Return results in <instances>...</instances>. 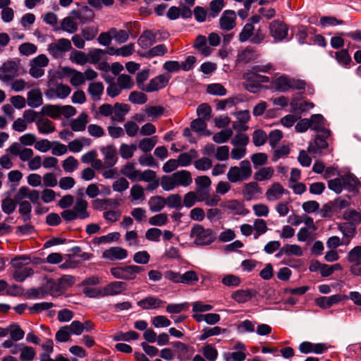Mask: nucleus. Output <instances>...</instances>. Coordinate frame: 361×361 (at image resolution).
<instances>
[{
	"mask_svg": "<svg viewBox=\"0 0 361 361\" xmlns=\"http://www.w3.org/2000/svg\"><path fill=\"white\" fill-rule=\"evenodd\" d=\"M347 259L350 263H358L361 260V246H355L350 250L347 255Z\"/></svg>",
	"mask_w": 361,
	"mask_h": 361,
	"instance_id": "64",
	"label": "nucleus"
},
{
	"mask_svg": "<svg viewBox=\"0 0 361 361\" xmlns=\"http://www.w3.org/2000/svg\"><path fill=\"white\" fill-rule=\"evenodd\" d=\"M224 7V0H212L209 4V18H214L218 16Z\"/></svg>",
	"mask_w": 361,
	"mask_h": 361,
	"instance_id": "61",
	"label": "nucleus"
},
{
	"mask_svg": "<svg viewBox=\"0 0 361 361\" xmlns=\"http://www.w3.org/2000/svg\"><path fill=\"white\" fill-rule=\"evenodd\" d=\"M190 237L197 245H208L216 239L215 233L210 228H204L201 225H195L190 231Z\"/></svg>",
	"mask_w": 361,
	"mask_h": 361,
	"instance_id": "4",
	"label": "nucleus"
},
{
	"mask_svg": "<svg viewBox=\"0 0 361 361\" xmlns=\"http://www.w3.org/2000/svg\"><path fill=\"white\" fill-rule=\"evenodd\" d=\"M88 203L82 198H78L75 204L73 205V210L80 219H85L90 216L87 212Z\"/></svg>",
	"mask_w": 361,
	"mask_h": 361,
	"instance_id": "24",
	"label": "nucleus"
},
{
	"mask_svg": "<svg viewBox=\"0 0 361 361\" xmlns=\"http://www.w3.org/2000/svg\"><path fill=\"white\" fill-rule=\"evenodd\" d=\"M274 170L272 167H263L256 171L254 174V179L256 181L269 180L274 175Z\"/></svg>",
	"mask_w": 361,
	"mask_h": 361,
	"instance_id": "42",
	"label": "nucleus"
},
{
	"mask_svg": "<svg viewBox=\"0 0 361 361\" xmlns=\"http://www.w3.org/2000/svg\"><path fill=\"white\" fill-rule=\"evenodd\" d=\"M164 109L160 106H149L145 109V113L151 121H155L163 115Z\"/></svg>",
	"mask_w": 361,
	"mask_h": 361,
	"instance_id": "56",
	"label": "nucleus"
},
{
	"mask_svg": "<svg viewBox=\"0 0 361 361\" xmlns=\"http://www.w3.org/2000/svg\"><path fill=\"white\" fill-rule=\"evenodd\" d=\"M78 161L73 156L67 157L62 164L63 170L67 173H72L78 169Z\"/></svg>",
	"mask_w": 361,
	"mask_h": 361,
	"instance_id": "58",
	"label": "nucleus"
},
{
	"mask_svg": "<svg viewBox=\"0 0 361 361\" xmlns=\"http://www.w3.org/2000/svg\"><path fill=\"white\" fill-rule=\"evenodd\" d=\"M130 197L133 202H142L145 199L144 188L139 184L133 185L130 188Z\"/></svg>",
	"mask_w": 361,
	"mask_h": 361,
	"instance_id": "37",
	"label": "nucleus"
},
{
	"mask_svg": "<svg viewBox=\"0 0 361 361\" xmlns=\"http://www.w3.org/2000/svg\"><path fill=\"white\" fill-rule=\"evenodd\" d=\"M199 281L197 273L193 270H188L183 274H180V283L188 286H193Z\"/></svg>",
	"mask_w": 361,
	"mask_h": 361,
	"instance_id": "40",
	"label": "nucleus"
},
{
	"mask_svg": "<svg viewBox=\"0 0 361 361\" xmlns=\"http://www.w3.org/2000/svg\"><path fill=\"white\" fill-rule=\"evenodd\" d=\"M6 152L13 156H18L19 159L23 162L29 161L34 154L32 149L23 147L17 142L12 143L6 149Z\"/></svg>",
	"mask_w": 361,
	"mask_h": 361,
	"instance_id": "9",
	"label": "nucleus"
},
{
	"mask_svg": "<svg viewBox=\"0 0 361 361\" xmlns=\"http://www.w3.org/2000/svg\"><path fill=\"white\" fill-rule=\"evenodd\" d=\"M17 202L10 197H6L1 201L2 211L6 214H12L16 208Z\"/></svg>",
	"mask_w": 361,
	"mask_h": 361,
	"instance_id": "63",
	"label": "nucleus"
},
{
	"mask_svg": "<svg viewBox=\"0 0 361 361\" xmlns=\"http://www.w3.org/2000/svg\"><path fill=\"white\" fill-rule=\"evenodd\" d=\"M286 192L281 184L275 183L267 190L265 195L268 201L274 202L279 200Z\"/></svg>",
	"mask_w": 361,
	"mask_h": 361,
	"instance_id": "23",
	"label": "nucleus"
},
{
	"mask_svg": "<svg viewBox=\"0 0 361 361\" xmlns=\"http://www.w3.org/2000/svg\"><path fill=\"white\" fill-rule=\"evenodd\" d=\"M139 171V170L135 169L134 164L132 162H128L121 169V173L133 181L137 180Z\"/></svg>",
	"mask_w": 361,
	"mask_h": 361,
	"instance_id": "34",
	"label": "nucleus"
},
{
	"mask_svg": "<svg viewBox=\"0 0 361 361\" xmlns=\"http://www.w3.org/2000/svg\"><path fill=\"white\" fill-rule=\"evenodd\" d=\"M60 106L46 104L42 108V114L52 118H58L60 116Z\"/></svg>",
	"mask_w": 361,
	"mask_h": 361,
	"instance_id": "57",
	"label": "nucleus"
},
{
	"mask_svg": "<svg viewBox=\"0 0 361 361\" xmlns=\"http://www.w3.org/2000/svg\"><path fill=\"white\" fill-rule=\"evenodd\" d=\"M259 193H262V188L255 181L245 184L242 189V195L247 200H251Z\"/></svg>",
	"mask_w": 361,
	"mask_h": 361,
	"instance_id": "25",
	"label": "nucleus"
},
{
	"mask_svg": "<svg viewBox=\"0 0 361 361\" xmlns=\"http://www.w3.org/2000/svg\"><path fill=\"white\" fill-rule=\"evenodd\" d=\"M101 152L104 155V166L106 168L113 167L118 161L116 147L113 145H108L101 148Z\"/></svg>",
	"mask_w": 361,
	"mask_h": 361,
	"instance_id": "16",
	"label": "nucleus"
},
{
	"mask_svg": "<svg viewBox=\"0 0 361 361\" xmlns=\"http://www.w3.org/2000/svg\"><path fill=\"white\" fill-rule=\"evenodd\" d=\"M72 49L71 42L68 39L60 38L49 44L47 47V51L53 58H62L64 54Z\"/></svg>",
	"mask_w": 361,
	"mask_h": 361,
	"instance_id": "7",
	"label": "nucleus"
},
{
	"mask_svg": "<svg viewBox=\"0 0 361 361\" xmlns=\"http://www.w3.org/2000/svg\"><path fill=\"white\" fill-rule=\"evenodd\" d=\"M254 296L253 292L250 289H240L234 291L231 298L238 303H245L250 300Z\"/></svg>",
	"mask_w": 361,
	"mask_h": 361,
	"instance_id": "33",
	"label": "nucleus"
},
{
	"mask_svg": "<svg viewBox=\"0 0 361 361\" xmlns=\"http://www.w3.org/2000/svg\"><path fill=\"white\" fill-rule=\"evenodd\" d=\"M235 12L233 10H226L219 19L220 27L224 30H231L235 27Z\"/></svg>",
	"mask_w": 361,
	"mask_h": 361,
	"instance_id": "14",
	"label": "nucleus"
},
{
	"mask_svg": "<svg viewBox=\"0 0 361 361\" xmlns=\"http://www.w3.org/2000/svg\"><path fill=\"white\" fill-rule=\"evenodd\" d=\"M127 256V250L121 247H113L103 252V257L110 260H121L126 259Z\"/></svg>",
	"mask_w": 361,
	"mask_h": 361,
	"instance_id": "20",
	"label": "nucleus"
},
{
	"mask_svg": "<svg viewBox=\"0 0 361 361\" xmlns=\"http://www.w3.org/2000/svg\"><path fill=\"white\" fill-rule=\"evenodd\" d=\"M136 149L137 146L135 145H127L123 143L120 146L119 152L123 159H128L133 156Z\"/></svg>",
	"mask_w": 361,
	"mask_h": 361,
	"instance_id": "55",
	"label": "nucleus"
},
{
	"mask_svg": "<svg viewBox=\"0 0 361 361\" xmlns=\"http://www.w3.org/2000/svg\"><path fill=\"white\" fill-rule=\"evenodd\" d=\"M104 87L102 82H91L89 85L87 92L92 99L94 102L99 101L104 92Z\"/></svg>",
	"mask_w": 361,
	"mask_h": 361,
	"instance_id": "32",
	"label": "nucleus"
},
{
	"mask_svg": "<svg viewBox=\"0 0 361 361\" xmlns=\"http://www.w3.org/2000/svg\"><path fill=\"white\" fill-rule=\"evenodd\" d=\"M335 59L341 66L346 68L352 63V59L348 51L345 49L336 51Z\"/></svg>",
	"mask_w": 361,
	"mask_h": 361,
	"instance_id": "44",
	"label": "nucleus"
},
{
	"mask_svg": "<svg viewBox=\"0 0 361 361\" xmlns=\"http://www.w3.org/2000/svg\"><path fill=\"white\" fill-rule=\"evenodd\" d=\"M308 120L311 124L310 128L312 130L324 133V136L325 137L331 136L330 130L324 127L325 119L322 114H313Z\"/></svg>",
	"mask_w": 361,
	"mask_h": 361,
	"instance_id": "13",
	"label": "nucleus"
},
{
	"mask_svg": "<svg viewBox=\"0 0 361 361\" xmlns=\"http://www.w3.org/2000/svg\"><path fill=\"white\" fill-rule=\"evenodd\" d=\"M348 300V296L342 294L332 295L329 297L321 296L315 300L316 304L322 309H328L342 300Z\"/></svg>",
	"mask_w": 361,
	"mask_h": 361,
	"instance_id": "11",
	"label": "nucleus"
},
{
	"mask_svg": "<svg viewBox=\"0 0 361 361\" xmlns=\"http://www.w3.org/2000/svg\"><path fill=\"white\" fill-rule=\"evenodd\" d=\"M19 75V61L17 59H9L0 67V80L4 82L12 81Z\"/></svg>",
	"mask_w": 361,
	"mask_h": 361,
	"instance_id": "6",
	"label": "nucleus"
},
{
	"mask_svg": "<svg viewBox=\"0 0 361 361\" xmlns=\"http://www.w3.org/2000/svg\"><path fill=\"white\" fill-rule=\"evenodd\" d=\"M164 302L155 296H148L137 302V305L143 310H154L161 307Z\"/></svg>",
	"mask_w": 361,
	"mask_h": 361,
	"instance_id": "21",
	"label": "nucleus"
},
{
	"mask_svg": "<svg viewBox=\"0 0 361 361\" xmlns=\"http://www.w3.org/2000/svg\"><path fill=\"white\" fill-rule=\"evenodd\" d=\"M27 105L32 108L40 106L43 103L42 94L39 88L32 89L27 92Z\"/></svg>",
	"mask_w": 361,
	"mask_h": 361,
	"instance_id": "26",
	"label": "nucleus"
},
{
	"mask_svg": "<svg viewBox=\"0 0 361 361\" xmlns=\"http://www.w3.org/2000/svg\"><path fill=\"white\" fill-rule=\"evenodd\" d=\"M88 123V116L86 113H82L79 116L71 123V128L75 132L83 131Z\"/></svg>",
	"mask_w": 361,
	"mask_h": 361,
	"instance_id": "36",
	"label": "nucleus"
},
{
	"mask_svg": "<svg viewBox=\"0 0 361 361\" xmlns=\"http://www.w3.org/2000/svg\"><path fill=\"white\" fill-rule=\"evenodd\" d=\"M71 89L67 85L59 84L55 87H50L46 92L47 97L65 99L71 93Z\"/></svg>",
	"mask_w": 361,
	"mask_h": 361,
	"instance_id": "17",
	"label": "nucleus"
},
{
	"mask_svg": "<svg viewBox=\"0 0 361 361\" xmlns=\"http://www.w3.org/2000/svg\"><path fill=\"white\" fill-rule=\"evenodd\" d=\"M144 269L137 265H128L125 267H116L111 269L110 272L116 279L123 280H133L137 274L142 271Z\"/></svg>",
	"mask_w": 361,
	"mask_h": 361,
	"instance_id": "5",
	"label": "nucleus"
},
{
	"mask_svg": "<svg viewBox=\"0 0 361 361\" xmlns=\"http://www.w3.org/2000/svg\"><path fill=\"white\" fill-rule=\"evenodd\" d=\"M265 37L266 34L262 28L255 30L252 23H246L238 35V40L242 43L249 41L253 44H259L264 42Z\"/></svg>",
	"mask_w": 361,
	"mask_h": 361,
	"instance_id": "2",
	"label": "nucleus"
},
{
	"mask_svg": "<svg viewBox=\"0 0 361 361\" xmlns=\"http://www.w3.org/2000/svg\"><path fill=\"white\" fill-rule=\"evenodd\" d=\"M165 200L166 205L170 208H174L178 210L183 208L182 198L178 194L170 195Z\"/></svg>",
	"mask_w": 361,
	"mask_h": 361,
	"instance_id": "50",
	"label": "nucleus"
},
{
	"mask_svg": "<svg viewBox=\"0 0 361 361\" xmlns=\"http://www.w3.org/2000/svg\"><path fill=\"white\" fill-rule=\"evenodd\" d=\"M343 219L355 226L361 223V213L355 209H348L343 212Z\"/></svg>",
	"mask_w": 361,
	"mask_h": 361,
	"instance_id": "46",
	"label": "nucleus"
},
{
	"mask_svg": "<svg viewBox=\"0 0 361 361\" xmlns=\"http://www.w3.org/2000/svg\"><path fill=\"white\" fill-rule=\"evenodd\" d=\"M112 120L122 122L125 119V116L128 113L130 108L126 104L116 103L114 106Z\"/></svg>",
	"mask_w": 361,
	"mask_h": 361,
	"instance_id": "27",
	"label": "nucleus"
},
{
	"mask_svg": "<svg viewBox=\"0 0 361 361\" xmlns=\"http://www.w3.org/2000/svg\"><path fill=\"white\" fill-rule=\"evenodd\" d=\"M167 52V48L165 44H158L144 54V56L147 58H152L154 56H163Z\"/></svg>",
	"mask_w": 361,
	"mask_h": 361,
	"instance_id": "54",
	"label": "nucleus"
},
{
	"mask_svg": "<svg viewBox=\"0 0 361 361\" xmlns=\"http://www.w3.org/2000/svg\"><path fill=\"white\" fill-rule=\"evenodd\" d=\"M148 204L152 212H158L166 206V200L165 198L159 195L152 196L149 198Z\"/></svg>",
	"mask_w": 361,
	"mask_h": 361,
	"instance_id": "35",
	"label": "nucleus"
},
{
	"mask_svg": "<svg viewBox=\"0 0 361 361\" xmlns=\"http://www.w3.org/2000/svg\"><path fill=\"white\" fill-rule=\"evenodd\" d=\"M192 183L190 172L186 170H180L169 176H163L161 179V185L164 190L170 191L177 187H188Z\"/></svg>",
	"mask_w": 361,
	"mask_h": 361,
	"instance_id": "1",
	"label": "nucleus"
},
{
	"mask_svg": "<svg viewBox=\"0 0 361 361\" xmlns=\"http://www.w3.org/2000/svg\"><path fill=\"white\" fill-rule=\"evenodd\" d=\"M35 349L31 346H26L22 344L20 359L22 361H32L35 357Z\"/></svg>",
	"mask_w": 361,
	"mask_h": 361,
	"instance_id": "62",
	"label": "nucleus"
},
{
	"mask_svg": "<svg viewBox=\"0 0 361 361\" xmlns=\"http://www.w3.org/2000/svg\"><path fill=\"white\" fill-rule=\"evenodd\" d=\"M127 288V284L123 281H113L103 288V295H119Z\"/></svg>",
	"mask_w": 361,
	"mask_h": 361,
	"instance_id": "18",
	"label": "nucleus"
},
{
	"mask_svg": "<svg viewBox=\"0 0 361 361\" xmlns=\"http://www.w3.org/2000/svg\"><path fill=\"white\" fill-rule=\"evenodd\" d=\"M269 80H270L268 76L259 75L258 73H254L252 72H250L247 78V82L253 87H259L261 83H267Z\"/></svg>",
	"mask_w": 361,
	"mask_h": 361,
	"instance_id": "41",
	"label": "nucleus"
},
{
	"mask_svg": "<svg viewBox=\"0 0 361 361\" xmlns=\"http://www.w3.org/2000/svg\"><path fill=\"white\" fill-rule=\"evenodd\" d=\"M157 142V137L153 136L152 137H147L141 140L139 142L138 147L143 152H150L156 145Z\"/></svg>",
	"mask_w": 361,
	"mask_h": 361,
	"instance_id": "47",
	"label": "nucleus"
},
{
	"mask_svg": "<svg viewBox=\"0 0 361 361\" xmlns=\"http://www.w3.org/2000/svg\"><path fill=\"white\" fill-rule=\"evenodd\" d=\"M74 18H75L73 17V16L65 17L61 21L60 26H59L60 30H63L69 34H73L77 32L78 25L75 21H74Z\"/></svg>",
	"mask_w": 361,
	"mask_h": 361,
	"instance_id": "31",
	"label": "nucleus"
},
{
	"mask_svg": "<svg viewBox=\"0 0 361 361\" xmlns=\"http://www.w3.org/2000/svg\"><path fill=\"white\" fill-rule=\"evenodd\" d=\"M47 295L45 287L32 288L27 290L24 296L26 299H42Z\"/></svg>",
	"mask_w": 361,
	"mask_h": 361,
	"instance_id": "38",
	"label": "nucleus"
},
{
	"mask_svg": "<svg viewBox=\"0 0 361 361\" xmlns=\"http://www.w3.org/2000/svg\"><path fill=\"white\" fill-rule=\"evenodd\" d=\"M171 76L166 74H160L150 80L146 85L144 92H153L164 88L169 83Z\"/></svg>",
	"mask_w": 361,
	"mask_h": 361,
	"instance_id": "10",
	"label": "nucleus"
},
{
	"mask_svg": "<svg viewBox=\"0 0 361 361\" xmlns=\"http://www.w3.org/2000/svg\"><path fill=\"white\" fill-rule=\"evenodd\" d=\"M288 27L282 21L279 20H273L269 24V32L270 35L276 42H281L288 35Z\"/></svg>",
	"mask_w": 361,
	"mask_h": 361,
	"instance_id": "8",
	"label": "nucleus"
},
{
	"mask_svg": "<svg viewBox=\"0 0 361 361\" xmlns=\"http://www.w3.org/2000/svg\"><path fill=\"white\" fill-rule=\"evenodd\" d=\"M68 75L70 77V82L74 87H78L85 82V75L82 72L78 71L75 69H70Z\"/></svg>",
	"mask_w": 361,
	"mask_h": 361,
	"instance_id": "45",
	"label": "nucleus"
},
{
	"mask_svg": "<svg viewBox=\"0 0 361 361\" xmlns=\"http://www.w3.org/2000/svg\"><path fill=\"white\" fill-rule=\"evenodd\" d=\"M19 205L18 212L22 216L23 221L27 222L31 219L32 205L30 202L24 200L18 202Z\"/></svg>",
	"mask_w": 361,
	"mask_h": 361,
	"instance_id": "43",
	"label": "nucleus"
},
{
	"mask_svg": "<svg viewBox=\"0 0 361 361\" xmlns=\"http://www.w3.org/2000/svg\"><path fill=\"white\" fill-rule=\"evenodd\" d=\"M47 295L49 294L52 296H57L64 292V288L61 284L59 280H48L44 286Z\"/></svg>",
	"mask_w": 361,
	"mask_h": 361,
	"instance_id": "30",
	"label": "nucleus"
},
{
	"mask_svg": "<svg viewBox=\"0 0 361 361\" xmlns=\"http://www.w3.org/2000/svg\"><path fill=\"white\" fill-rule=\"evenodd\" d=\"M36 125L41 134H49L56 129L54 123L47 118H39L36 121Z\"/></svg>",
	"mask_w": 361,
	"mask_h": 361,
	"instance_id": "28",
	"label": "nucleus"
},
{
	"mask_svg": "<svg viewBox=\"0 0 361 361\" xmlns=\"http://www.w3.org/2000/svg\"><path fill=\"white\" fill-rule=\"evenodd\" d=\"M255 58V51L253 49L246 48L238 53L237 56V61L242 63H247Z\"/></svg>",
	"mask_w": 361,
	"mask_h": 361,
	"instance_id": "53",
	"label": "nucleus"
},
{
	"mask_svg": "<svg viewBox=\"0 0 361 361\" xmlns=\"http://www.w3.org/2000/svg\"><path fill=\"white\" fill-rule=\"evenodd\" d=\"M189 306L190 305L187 302L178 304L171 303L166 306V310L170 314H179L187 310L189 308Z\"/></svg>",
	"mask_w": 361,
	"mask_h": 361,
	"instance_id": "59",
	"label": "nucleus"
},
{
	"mask_svg": "<svg viewBox=\"0 0 361 361\" xmlns=\"http://www.w3.org/2000/svg\"><path fill=\"white\" fill-rule=\"evenodd\" d=\"M8 329L10 331L11 338L13 341H18L23 339L25 336V332L18 324H11Z\"/></svg>",
	"mask_w": 361,
	"mask_h": 361,
	"instance_id": "60",
	"label": "nucleus"
},
{
	"mask_svg": "<svg viewBox=\"0 0 361 361\" xmlns=\"http://www.w3.org/2000/svg\"><path fill=\"white\" fill-rule=\"evenodd\" d=\"M71 15L78 19L82 24L91 22L94 18V13L93 10L87 6H82L78 10L72 11Z\"/></svg>",
	"mask_w": 361,
	"mask_h": 361,
	"instance_id": "15",
	"label": "nucleus"
},
{
	"mask_svg": "<svg viewBox=\"0 0 361 361\" xmlns=\"http://www.w3.org/2000/svg\"><path fill=\"white\" fill-rule=\"evenodd\" d=\"M155 41V35L150 30L142 32L138 39V44L144 49L152 46Z\"/></svg>",
	"mask_w": 361,
	"mask_h": 361,
	"instance_id": "39",
	"label": "nucleus"
},
{
	"mask_svg": "<svg viewBox=\"0 0 361 361\" xmlns=\"http://www.w3.org/2000/svg\"><path fill=\"white\" fill-rule=\"evenodd\" d=\"M221 207L226 210H229L234 215L245 216L249 212V211L245 209L243 202L237 200L225 201L221 204Z\"/></svg>",
	"mask_w": 361,
	"mask_h": 361,
	"instance_id": "12",
	"label": "nucleus"
},
{
	"mask_svg": "<svg viewBox=\"0 0 361 361\" xmlns=\"http://www.w3.org/2000/svg\"><path fill=\"white\" fill-rule=\"evenodd\" d=\"M329 137L324 136V133H321V135H317L314 138V142L310 143L307 150L310 153L317 154L320 152L322 149H326L329 146L328 142L326 140Z\"/></svg>",
	"mask_w": 361,
	"mask_h": 361,
	"instance_id": "19",
	"label": "nucleus"
},
{
	"mask_svg": "<svg viewBox=\"0 0 361 361\" xmlns=\"http://www.w3.org/2000/svg\"><path fill=\"white\" fill-rule=\"evenodd\" d=\"M252 170L250 162L245 159L240 163L239 166H231L228 173L227 178L231 183H238L248 180Z\"/></svg>",
	"mask_w": 361,
	"mask_h": 361,
	"instance_id": "3",
	"label": "nucleus"
},
{
	"mask_svg": "<svg viewBox=\"0 0 361 361\" xmlns=\"http://www.w3.org/2000/svg\"><path fill=\"white\" fill-rule=\"evenodd\" d=\"M233 130L231 128H226L221 131L215 133L213 135V140L216 143H225L233 135Z\"/></svg>",
	"mask_w": 361,
	"mask_h": 361,
	"instance_id": "51",
	"label": "nucleus"
},
{
	"mask_svg": "<svg viewBox=\"0 0 361 361\" xmlns=\"http://www.w3.org/2000/svg\"><path fill=\"white\" fill-rule=\"evenodd\" d=\"M33 274L34 271L32 268L25 267L23 269L15 270L13 274V277L16 281L23 282Z\"/></svg>",
	"mask_w": 361,
	"mask_h": 361,
	"instance_id": "52",
	"label": "nucleus"
},
{
	"mask_svg": "<svg viewBox=\"0 0 361 361\" xmlns=\"http://www.w3.org/2000/svg\"><path fill=\"white\" fill-rule=\"evenodd\" d=\"M221 197L218 195H209L208 193L202 192L199 195L198 202H204L207 206L214 207L220 202Z\"/></svg>",
	"mask_w": 361,
	"mask_h": 361,
	"instance_id": "49",
	"label": "nucleus"
},
{
	"mask_svg": "<svg viewBox=\"0 0 361 361\" xmlns=\"http://www.w3.org/2000/svg\"><path fill=\"white\" fill-rule=\"evenodd\" d=\"M290 77L282 75L271 82L272 87L277 91L285 92L290 90Z\"/></svg>",
	"mask_w": 361,
	"mask_h": 361,
	"instance_id": "29",
	"label": "nucleus"
},
{
	"mask_svg": "<svg viewBox=\"0 0 361 361\" xmlns=\"http://www.w3.org/2000/svg\"><path fill=\"white\" fill-rule=\"evenodd\" d=\"M120 236L121 235L118 232L110 233L107 235L94 238L93 243L95 245H100L111 243L113 241H117Z\"/></svg>",
	"mask_w": 361,
	"mask_h": 361,
	"instance_id": "48",
	"label": "nucleus"
},
{
	"mask_svg": "<svg viewBox=\"0 0 361 361\" xmlns=\"http://www.w3.org/2000/svg\"><path fill=\"white\" fill-rule=\"evenodd\" d=\"M343 188L348 192H357L360 182L356 176L353 174L344 175L342 177Z\"/></svg>",
	"mask_w": 361,
	"mask_h": 361,
	"instance_id": "22",
	"label": "nucleus"
}]
</instances>
